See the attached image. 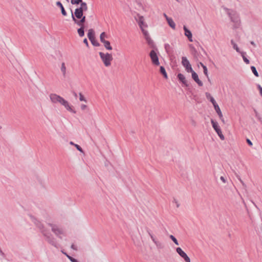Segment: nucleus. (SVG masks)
<instances>
[{"label": "nucleus", "instance_id": "53", "mask_svg": "<svg viewBox=\"0 0 262 262\" xmlns=\"http://www.w3.org/2000/svg\"><path fill=\"white\" fill-rule=\"evenodd\" d=\"M0 253L2 255H4V253L2 252V251L1 250H0Z\"/></svg>", "mask_w": 262, "mask_h": 262}, {"label": "nucleus", "instance_id": "34", "mask_svg": "<svg viewBox=\"0 0 262 262\" xmlns=\"http://www.w3.org/2000/svg\"><path fill=\"white\" fill-rule=\"evenodd\" d=\"M91 41L92 44L95 47H99L100 46L99 43L95 40V38H93L92 40H90Z\"/></svg>", "mask_w": 262, "mask_h": 262}, {"label": "nucleus", "instance_id": "14", "mask_svg": "<svg viewBox=\"0 0 262 262\" xmlns=\"http://www.w3.org/2000/svg\"><path fill=\"white\" fill-rule=\"evenodd\" d=\"M183 29L185 31V35L187 37L188 40L192 42V35L191 31L188 30L185 26H184Z\"/></svg>", "mask_w": 262, "mask_h": 262}, {"label": "nucleus", "instance_id": "59", "mask_svg": "<svg viewBox=\"0 0 262 262\" xmlns=\"http://www.w3.org/2000/svg\"><path fill=\"white\" fill-rule=\"evenodd\" d=\"M1 128V127L0 126V129Z\"/></svg>", "mask_w": 262, "mask_h": 262}, {"label": "nucleus", "instance_id": "56", "mask_svg": "<svg viewBox=\"0 0 262 262\" xmlns=\"http://www.w3.org/2000/svg\"><path fill=\"white\" fill-rule=\"evenodd\" d=\"M254 112L255 113L256 115L257 116V112H256V111L255 110H254Z\"/></svg>", "mask_w": 262, "mask_h": 262}, {"label": "nucleus", "instance_id": "9", "mask_svg": "<svg viewBox=\"0 0 262 262\" xmlns=\"http://www.w3.org/2000/svg\"><path fill=\"white\" fill-rule=\"evenodd\" d=\"M50 98L52 102L54 103H59L61 104L64 100L62 97L56 94H51L50 95Z\"/></svg>", "mask_w": 262, "mask_h": 262}, {"label": "nucleus", "instance_id": "10", "mask_svg": "<svg viewBox=\"0 0 262 262\" xmlns=\"http://www.w3.org/2000/svg\"><path fill=\"white\" fill-rule=\"evenodd\" d=\"M176 251L179 254V255L185 260L186 262H191L190 258L181 248H177Z\"/></svg>", "mask_w": 262, "mask_h": 262}, {"label": "nucleus", "instance_id": "46", "mask_svg": "<svg viewBox=\"0 0 262 262\" xmlns=\"http://www.w3.org/2000/svg\"><path fill=\"white\" fill-rule=\"evenodd\" d=\"M163 15L165 17V18H166V20H167V18H170V17H168L165 13H164Z\"/></svg>", "mask_w": 262, "mask_h": 262}, {"label": "nucleus", "instance_id": "8", "mask_svg": "<svg viewBox=\"0 0 262 262\" xmlns=\"http://www.w3.org/2000/svg\"><path fill=\"white\" fill-rule=\"evenodd\" d=\"M149 56L153 64L155 66H159L160 64L158 56L155 50H152L150 52Z\"/></svg>", "mask_w": 262, "mask_h": 262}, {"label": "nucleus", "instance_id": "16", "mask_svg": "<svg viewBox=\"0 0 262 262\" xmlns=\"http://www.w3.org/2000/svg\"><path fill=\"white\" fill-rule=\"evenodd\" d=\"M60 71L62 74L63 78H66L67 76V68L64 62H62L60 67Z\"/></svg>", "mask_w": 262, "mask_h": 262}, {"label": "nucleus", "instance_id": "17", "mask_svg": "<svg viewBox=\"0 0 262 262\" xmlns=\"http://www.w3.org/2000/svg\"><path fill=\"white\" fill-rule=\"evenodd\" d=\"M164 48H165V50L166 53L170 55L173 53L172 48L169 44H168V43L165 44Z\"/></svg>", "mask_w": 262, "mask_h": 262}, {"label": "nucleus", "instance_id": "21", "mask_svg": "<svg viewBox=\"0 0 262 262\" xmlns=\"http://www.w3.org/2000/svg\"><path fill=\"white\" fill-rule=\"evenodd\" d=\"M213 106H214V110H215V111H216V113L217 114V115H219V117L222 118L223 114H222V112L220 108V107L217 105V104H214V105H213Z\"/></svg>", "mask_w": 262, "mask_h": 262}, {"label": "nucleus", "instance_id": "37", "mask_svg": "<svg viewBox=\"0 0 262 262\" xmlns=\"http://www.w3.org/2000/svg\"><path fill=\"white\" fill-rule=\"evenodd\" d=\"M170 238L174 243V244L177 245H179V243L176 239V238L172 235H170L169 236Z\"/></svg>", "mask_w": 262, "mask_h": 262}, {"label": "nucleus", "instance_id": "32", "mask_svg": "<svg viewBox=\"0 0 262 262\" xmlns=\"http://www.w3.org/2000/svg\"><path fill=\"white\" fill-rule=\"evenodd\" d=\"M107 36H106V34L105 32H102L100 34V41L101 42L103 43L104 41H106V40H105V37H106Z\"/></svg>", "mask_w": 262, "mask_h": 262}, {"label": "nucleus", "instance_id": "30", "mask_svg": "<svg viewBox=\"0 0 262 262\" xmlns=\"http://www.w3.org/2000/svg\"><path fill=\"white\" fill-rule=\"evenodd\" d=\"M70 144L71 145H74L78 150H79L80 152L83 153V149H82V148L78 144H75L72 141H71L70 142Z\"/></svg>", "mask_w": 262, "mask_h": 262}, {"label": "nucleus", "instance_id": "3", "mask_svg": "<svg viewBox=\"0 0 262 262\" xmlns=\"http://www.w3.org/2000/svg\"><path fill=\"white\" fill-rule=\"evenodd\" d=\"M228 14L231 19V21L234 23V28H237L239 27L241 21L238 14L234 11H229Z\"/></svg>", "mask_w": 262, "mask_h": 262}, {"label": "nucleus", "instance_id": "1", "mask_svg": "<svg viewBox=\"0 0 262 262\" xmlns=\"http://www.w3.org/2000/svg\"><path fill=\"white\" fill-rule=\"evenodd\" d=\"M88 8L86 4H81V7L76 8L74 14L71 10L72 18L78 26H84V23L85 22L86 17L83 15V12L86 11Z\"/></svg>", "mask_w": 262, "mask_h": 262}, {"label": "nucleus", "instance_id": "31", "mask_svg": "<svg viewBox=\"0 0 262 262\" xmlns=\"http://www.w3.org/2000/svg\"><path fill=\"white\" fill-rule=\"evenodd\" d=\"M145 39H146L147 43H148V45L149 46H150V47H152L154 46V42L153 40L151 39L150 36L148 37H147Z\"/></svg>", "mask_w": 262, "mask_h": 262}, {"label": "nucleus", "instance_id": "51", "mask_svg": "<svg viewBox=\"0 0 262 262\" xmlns=\"http://www.w3.org/2000/svg\"><path fill=\"white\" fill-rule=\"evenodd\" d=\"M200 64L201 66H202V68H203V66H205L203 63H202V62H200Z\"/></svg>", "mask_w": 262, "mask_h": 262}, {"label": "nucleus", "instance_id": "15", "mask_svg": "<svg viewBox=\"0 0 262 262\" xmlns=\"http://www.w3.org/2000/svg\"><path fill=\"white\" fill-rule=\"evenodd\" d=\"M211 124L212 125V127L215 130L217 134L221 133L222 132L221 129L219 126L218 123L216 121H214L213 120L211 119Z\"/></svg>", "mask_w": 262, "mask_h": 262}, {"label": "nucleus", "instance_id": "40", "mask_svg": "<svg viewBox=\"0 0 262 262\" xmlns=\"http://www.w3.org/2000/svg\"><path fill=\"white\" fill-rule=\"evenodd\" d=\"M217 135L221 140H224L225 139V137L222 132Z\"/></svg>", "mask_w": 262, "mask_h": 262}, {"label": "nucleus", "instance_id": "13", "mask_svg": "<svg viewBox=\"0 0 262 262\" xmlns=\"http://www.w3.org/2000/svg\"><path fill=\"white\" fill-rule=\"evenodd\" d=\"M191 73L192 75V78L199 86H202L203 84V82L199 79L198 74L194 71Z\"/></svg>", "mask_w": 262, "mask_h": 262}, {"label": "nucleus", "instance_id": "6", "mask_svg": "<svg viewBox=\"0 0 262 262\" xmlns=\"http://www.w3.org/2000/svg\"><path fill=\"white\" fill-rule=\"evenodd\" d=\"M146 231L148 235H149L150 237L151 238L152 241L156 246L157 248L158 249H163L164 248L163 244L161 242L156 239V238L154 236V235L152 234V233H151V231L149 229H147Z\"/></svg>", "mask_w": 262, "mask_h": 262}, {"label": "nucleus", "instance_id": "55", "mask_svg": "<svg viewBox=\"0 0 262 262\" xmlns=\"http://www.w3.org/2000/svg\"><path fill=\"white\" fill-rule=\"evenodd\" d=\"M74 95L75 97H77V94L75 92L74 93Z\"/></svg>", "mask_w": 262, "mask_h": 262}, {"label": "nucleus", "instance_id": "20", "mask_svg": "<svg viewBox=\"0 0 262 262\" xmlns=\"http://www.w3.org/2000/svg\"><path fill=\"white\" fill-rule=\"evenodd\" d=\"M205 95H206V98L208 99H209L210 102L212 103L213 105H214V104H217L216 103V101H215L214 99L213 98V97H212L210 95V93H208V92H206L205 93Z\"/></svg>", "mask_w": 262, "mask_h": 262}, {"label": "nucleus", "instance_id": "24", "mask_svg": "<svg viewBox=\"0 0 262 262\" xmlns=\"http://www.w3.org/2000/svg\"><path fill=\"white\" fill-rule=\"evenodd\" d=\"M95 33L94 30L92 29H90L89 30L88 33V37L89 40H92L93 38H95Z\"/></svg>", "mask_w": 262, "mask_h": 262}, {"label": "nucleus", "instance_id": "12", "mask_svg": "<svg viewBox=\"0 0 262 262\" xmlns=\"http://www.w3.org/2000/svg\"><path fill=\"white\" fill-rule=\"evenodd\" d=\"M60 104H61L62 105L64 106V107L69 112H71L74 114H75L76 113V112L72 108V106H71L69 102L66 100L65 99L63 100V101L62 102V103H61Z\"/></svg>", "mask_w": 262, "mask_h": 262}, {"label": "nucleus", "instance_id": "5", "mask_svg": "<svg viewBox=\"0 0 262 262\" xmlns=\"http://www.w3.org/2000/svg\"><path fill=\"white\" fill-rule=\"evenodd\" d=\"M51 227L52 232L59 238H62L61 235H64L63 230L60 228L58 226L53 224H49Z\"/></svg>", "mask_w": 262, "mask_h": 262}, {"label": "nucleus", "instance_id": "2", "mask_svg": "<svg viewBox=\"0 0 262 262\" xmlns=\"http://www.w3.org/2000/svg\"><path fill=\"white\" fill-rule=\"evenodd\" d=\"M31 219L32 221L34 223L38 229H39L43 235L46 237V240L54 247L58 248V244L56 242L55 238L53 236L49 231L43 227V225L36 219L32 216Z\"/></svg>", "mask_w": 262, "mask_h": 262}, {"label": "nucleus", "instance_id": "23", "mask_svg": "<svg viewBox=\"0 0 262 262\" xmlns=\"http://www.w3.org/2000/svg\"><path fill=\"white\" fill-rule=\"evenodd\" d=\"M80 28L77 30V32L79 36L82 37L84 35V26H79Z\"/></svg>", "mask_w": 262, "mask_h": 262}, {"label": "nucleus", "instance_id": "58", "mask_svg": "<svg viewBox=\"0 0 262 262\" xmlns=\"http://www.w3.org/2000/svg\"><path fill=\"white\" fill-rule=\"evenodd\" d=\"M176 1H177V2H179V1H178V0H176Z\"/></svg>", "mask_w": 262, "mask_h": 262}, {"label": "nucleus", "instance_id": "35", "mask_svg": "<svg viewBox=\"0 0 262 262\" xmlns=\"http://www.w3.org/2000/svg\"><path fill=\"white\" fill-rule=\"evenodd\" d=\"M251 69L253 72V73L254 74V75L256 77H258V73L254 66H251Z\"/></svg>", "mask_w": 262, "mask_h": 262}, {"label": "nucleus", "instance_id": "45", "mask_svg": "<svg viewBox=\"0 0 262 262\" xmlns=\"http://www.w3.org/2000/svg\"><path fill=\"white\" fill-rule=\"evenodd\" d=\"M71 248L73 249L74 250H77L76 247L74 244H72L71 245Z\"/></svg>", "mask_w": 262, "mask_h": 262}, {"label": "nucleus", "instance_id": "25", "mask_svg": "<svg viewBox=\"0 0 262 262\" xmlns=\"http://www.w3.org/2000/svg\"><path fill=\"white\" fill-rule=\"evenodd\" d=\"M71 3L72 5H78L80 4V7H81V4H86L85 2H83L82 0H71Z\"/></svg>", "mask_w": 262, "mask_h": 262}, {"label": "nucleus", "instance_id": "38", "mask_svg": "<svg viewBox=\"0 0 262 262\" xmlns=\"http://www.w3.org/2000/svg\"><path fill=\"white\" fill-rule=\"evenodd\" d=\"M67 257L69 258V259L71 261V262H78V260L77 259H76L75 258L72 257V256H70V255H67Z\"/></svg>", "mask_w": 262, "mask_h": 262}, {"label": "nucleus", "instance_id": "22", "mask_svg": "<svg viewBox=\"0 0 262 262\" xmlns=\"http://www.w3.org/2000/svg\"><path fill=\"white\" fill-rule=\"evenodd\" d=\"M167 21L169 26L172 29H175L176 24L171 18H167Z\"/></svg>", "mask_w": 262, "mask_h": 262}, {"label": "nucleus", "instance_id": "39", "mask_svg": "<svg viewBox=\"0 0 262 262\" xmlns=\"http://www.w3.org/2000/svg\"><path fill=\"white\" fill-rule=\"evenodd\" d=\"M79 100L81 101H85V102L86 101V99H85V98L84 97V96L81 93H79Z\"/></svg>", "mask_w": 262, "mask_h": 262}, {"label": "nucleus", "instance_id": "50", "mask_svg": "<svg viewBox=\"0 0 262 262\" xmlns=\"http://www.w3.org/2000/svg\"><path fill=\"white\" fill-rule=\"evenodd\" d=\"M239 180L240 181V182L242 183V184L243 185H245V184H244V182H243V181L241 179H239Z\"/></svg>", "mask_w": 262, "mask_h": 262}, {"label": "nucleus", "instance_id": "4", "mask_svg": "<svg viewBox=\"0 0 262 262\" xmlns=\"http://www.w3.org/2000/svg\"><path fill=\"white\" fill-rule=\"evenodd\" d=\"M99 54L105 66H111V61L113 60V57L111 54L99 52Z\"/></svg>", "mask_w": 262, "mask_h": 262}, {"label": "nucleus", "instance_id": "27", "mask_svg": "<svg viewBox=\"0 0 262 262\" xmlns=\"http://www.w3.org/2000/svg\"><path fill=\"white\" fill-rule=\"evenodd\" d=\"M240 54H241V56L243 57V59L244 61L246 62V64H249L250 63V61L249 59L246 57V53L244 52H240Z\"/></svg>", "mask_w": 262, "mask_h": 262}, {"label": "nucleus", "instance_id": "44", "mask_svg": "<svg viewBox=\"0 0 262 262\" xmlns=\"http://www.w3.org/2000/svg\"><path fill=\"white\" fill-rule=\"evenodd\" d=\"M220 179H221V180L223 183H226V180H225V178H224V177H223V176L221 177Z\"/></svg>", "mask_w": 262, "mask_h": 262}, {"label": "nucleus", "instance_id": "28", "mask_svg": "<svg viewBox=\"0 0 262 262\" xmlns=\"http://www.w3.org/2000/svg\"><path fill=\"white\" fill-rule=\"evenodd\" d=\"M231 43L232 45L233 49H235L237 52L239 53H240V52H242L240 51L239 49L238 48L236 43H235L233 40H231Z\"/></svg>", "mask_w": 262, "mask_h": 262}, {"label": "nucleus", "instance_id": "41", "mask_svg": "<svg viewBox=\"0 0 262 262\" xmlns=\"http://www.w3.org/2000/svg\"><path fill=\"white\" fill-rule=\"evenodd\" d=\"M246 141L249 146H252L253 144L250 139H247Z\"/></svg>", "mask_w": 262, "mask_h": 262}, {"label": "nucleus", "instance_id": "48", "mask_svg": "<svg viewBox=\"0 0 262 262\" xmlns=\"http://www.w3.org/2000/svg\"><path fill=\"white\" fill-rule=\"evenodd\" d=\"M259 90V93L261 96H262V88H260Z\"/></svg>", "mask_w": 262, "mask_h": 262}, {"label": "nucleus", "instance_id": "49", "mask_svg": "<svg viewBox=\"0 0 262 262\" xmlns=\"http://www.w3.org/2000/svg\"><path fill=\"white\" fill-rule=\"evenodd\" d=\"M257 88H258V89L259 90H260V88H262V87L261 86V85H260V84H257Z\"/></svg>", "mask_w": 262, "mask_h": 262}, {"label": "nucleus", "instance_id": "42", "mask_svg": "<svg viewBox=\"0 0 262 262\" xmlns=\"http://www.w3.org/2000/svg\"><path fill=\"white\" fill-rule=\"evenodd\" d=\"M83 43H85L87 47H89V43L86 38L83 39Z\"/></svg>", "mask_w": 262, "mask_h": 262}, {"label": "nucleus", "instance_id": "33", "mask_svg": "<svg viewBox=\"0 0 262 262\" xmlns=\"http://www.w3.org/2000/svg\"><path fill=\"white\" fill-rule=\"evenodd\" d=\"M141 29L142 32L143 33L145 38L150 36L148 31L147 30H145L144 29V28L142 29Z\"/></svg>", "mask_w": 262, "mask_h": 262}, {"label": "nucleus", "instance_id": "7", "mask_svg": "<svg viewBox=\"0 0 262 262\" xmlns=\"http://www.w3.org/2000/svg\"><path fill=\"white\" fill-rule=\"evenodd\" d=\"M182 64L185 68V70L187 71V72L191 73V72H193V70L191 67V66L186 57H182Z\"/></svg>", "mask_w": 262, "mask_h": 262}, {"label": "nucleus", "instance_id": "18", "mask_svg": "<svg viewBox=\"0 0 262 262\" xmlns=\"http://www.w3.org/2000/svg\"><path fill=\"white\" fill-rule=\"evenodd\" d=\"M138 24L140 29H142L144 27H146L147 25L144 23V18L143 16H140L138 21Z\"/></svg>", "mask_w": 262, "mask_h": 262}, {"label": "nucleus", "instance_id": "26", "mask_svg": "<svg viewBox=\"0 0 262 262\" xmlns=\"http://www.w3.org/2000/svg\"><path fill=\"white\" fill-rule=\"evenodd\" d=\"M104 46L106 48V49L108 50H112V47L110 45V42L109 41L106 40L103 43Z\"/></svg>", "mask_w": 262, "mask_h": 262}, {"label": "nucleus", "instance_id": "57", "mask_svg": "<svg viewBox=\"0 0 262 262\" xmlns=\"http://www.w3.org/2000/svg\"><path fill=\"white\" fill-rule=\"evenodd\" d=\"M177 206L178 207L179 206V204H177Z\"/></svg>", "mask_w": 262, "mask_h": 262}, {"label": "nucleus", "instance_id": "29", "mask_svg": "<svg viewBox=\"0 0 262 262\" xmlns=\"http://www.w3.org/2000/svg\"><path fill=\"white\" fill-rule=\"evenodd\" d=\"M160 72L163 75L165 78H167V75L166 72L165 68L163 66H161L160 68Z\"/></svg>", "mask_w": 262, "mask_h": 262}, {"label": "nucleus", "instance_id": "11", "mask_svg": "<svg viewBox=\"0 0 262 262\" xmlns=\"http://www.w3.org/2000/svg\"><path fill=\"white\" fill-rule=\"evenodd\" d=\"M177 77L179 80L185 86H188L189 85L187 80L186 79L184 75L181 73L178 74Z\"/></svg>", "mask_w": 262, "mask_h": 262}, {"label": "nucleus", "instance_id": "19", "mask_svg": "<svg viewBox=\"0 0 262 262\" xmlns=\"http://www.w3.org/2000/svg\"><path fill=\"white\" fill-rule=\"evenodd\" d=\"M56 4L57 6L60 8L62 14L63 16H66L67 12H66L62 4L60 2H57Z\"/></svg>", "mask_w": 262, "mask_h": 262}, {"label": "nucleus", "instance_id": "54", "mask_svg": "<svg viewBox=\"0 0 262 262\" xmlns=\"http://www.w3.org/2000/svg\"><path fill=\"white\" fill-rule=\"evenodd\" d=\"M62 252L64 254H65L67 256V255H68V254H67L66 253L64 252L63 251H62Z\"/></svg>", "mask_w": 262, "mask_h": 262}, {"label": "nucleus", "instance_id": "43", "mask_svg": "<svg viewBox=\"0 0 262 262\" xmlns=\"http://www.w3.org/2000/svg\"><path fill=\"white\" fill-rule=\"evenodd\" d=\"M87 107V106L85 104H81V109L82 110H84Z\"/></svg>", "mask_w": 262, "mask_h": 262}, {"label": "nucleus", "instance_id": "52", "mask_svg": "<svg viewBox=\"0 0 262 262\" xmlns=\"http://www.w3.org/2000/svg\"><path fill=\"white\" fill-rule=\"evenodd\" d=\"M250 43H251V45H252L253 46H255V43H254V41H251Z\"/></svg>", "mask_w": 262, "mask_h": 262}, {"label": "nucleus", "instance_id": "47", "mask_svg": "<svg viewBox=\"0 0 262 262\" xmlns=\"http://www.w3.org/2000/svg\"><path fill=\"white\" fill-rule=\"evenodd\" d=\"M221 119V120H222V121L225 123V120H224V119L223 118V116H222V118H220Z\"/></svg>", "mask_w": 262, "mask_h": 262}, {"label": "nucleus", "instance_id": "36", "mask_svg": "<svg viewBox=\"0 0 262 262\" xmlns=\"http://www.w3.org/2000/svg\"><path fill=\"white\" fill-rule=\"evenodd\" d=\"M203 72H204V74L206 75V76L208 78V80L209 81L210 79L208 77V70H207V68L206 67V66H203Z\"/></svg>", "mask_w": 262, "mask_h": 262}]
</instances>
